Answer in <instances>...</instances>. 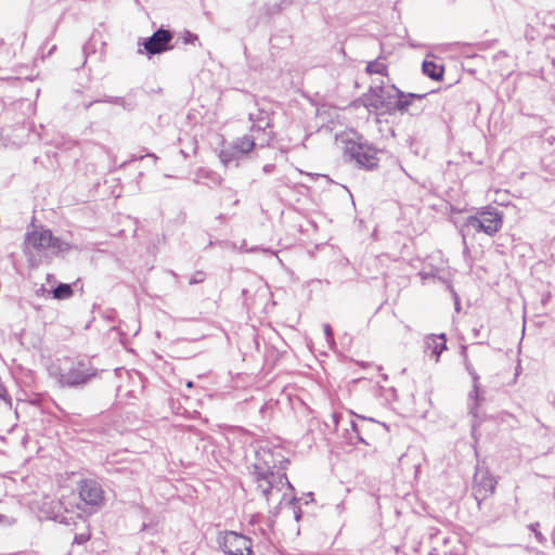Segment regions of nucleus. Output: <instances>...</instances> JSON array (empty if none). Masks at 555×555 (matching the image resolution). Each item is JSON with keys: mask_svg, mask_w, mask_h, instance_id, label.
<instances>
[{"mask_svg": "<svg viewBox=\"0 0 555 555\" xmlns=\"http://www.w3.org/2000/svg\"><path fill=\"white\" fill-rule=\"evenodd\" d=\"M25 243L28 247H31L36 250H60L62 248L61 240L53 236L52 232L48 229H39L31 231L26 235Z\"/></svg>", "mask_w": 555, "mask_h": 555, "instance_id": "7", "label": "nucleus"}, {"mask_svg": "<svg viewBox=\"0 0 555 555\" xmlns=\"http://www.w3.org/2000/svg\"><path fill=\"white\" fill-rule=\"evenodd\" d=\"M281 460H276L275 454L271 449L260 448L256 451V462L253 464L254 481L257 489L267 502L279 501L287 495L286 491L293 492L294 488L287 479L286 474L283 472L284 467L276 469V463L286 462L281 454Z\"/></svg>", "mask_w": 555, "mask_h": 555, "instance_id": "1", "label": "nucleus"}, {"mask_svg": "<svg viewBox=\"0 0 555 555\" xmlns=\"http://www.w3.org/2000/svg\"><path fill=\"white\" fill-rule=\"evenodd\" d=\"M193 385H194V384H192V383L186 384V386H188L189 388L193 387Z\"/></svg>", "mask_w": 555, "mask_h": 555, "instance_id": "25", "label": "nucleus"}, {"mask_svg": "<svg viewBox=\"0 0 555 555\" xmlns=\"http://www.w3.org/2000/svg\"><path fill=\"white\" fill-rule=\"evenodd\" d=\"M218 542L227 555H254L251 540L235 531L224 532Z\"/></svg>", "mask_w": 555, "mask_h": 555, "instance_id": "4", "label": "nucleus"}, {"mask_svg": "<svg viewBox=\"0 0 555 555\" xmlns=\"http://www.w3.org/2000/svg\"><path fill=\"white\" fill-rule=\"evenodd\" d=\"M538 527H539V522H533V524H530L529 525V529L534 533L535 535V539L539 541V542H544L545 541V538L543 537V534L538 530Z\"/></svg>", "mask_w": 555, "mask_h": 555, "instance_id": "17", "label": "nucleus"}, {"mask_svg": "<svg viewBox=\"0 0 555 555\" xmlns=\"http://www.w3.org/2000/svg\"><path fill=\"white\" fill-rule=\"evenodd\" d=\"M466 223L477 232L493 236L503 227V214L492 206H485L475 215L469 216Z\"/></svg>", "mask_w": 555, "mask_h": 555, "instance_id": "2", "label": "nucleus"}, {"mask_svg": "<svg viewBox=\"0 0 555 555\" xmlns=\"http://www.w3.org/2000/svg\"><path fill=\"white\" fill-rule=\"evenodd\" d=\"M237 156V153H234L233 150H222L219 154V158L224 166H228L229 163Z\"/></svg>", "mask_w": 555, "mask_h": 555, "instance_id": "16", "label": "nucleus"}, {"mask_svg": "<svg viewBox=\"0 0 555 555\" xmlns=\"http://www.w3.org/2000/svg\"><path fill=\"white\" fill-rule=\"evenodd\" d=\"M431 538L434 540V542L437 544L440 540V534L439 533H436V534H431ZM450 537H441V541L443 542V544H447L449 541H450Z\"/></svg>", "mask_w": 555, "mask_h": 555, "instance_id": "21", "label": "nucleus"}, {"mask_svg": "<svg viewBox=\"0 0 555 555\" xmlns=\"http://www.w3.org/2000/svg\"><path fill=\"white\" fill-rule=\"evenodd\" d=\"M360 418H361L362 421H369V422H371V423H373V424L382 425V423H378V422L374 421L373 418H366V417H364V416H361ZM383 426H385V424H383Z\"/></svg>", "mask_w": 555, "mask_h": 555, "instance_id": "22", "label": "nucleus"}, {"mask_svg": "<svg viewBox=\"0 0 555 555\" xmlns=\"http://www.w3.org/2000/svg\"><path fill=\"white\" fill-rule=\"evenodd\" d=\"M447 349V338L441 335H428L425 338V352L435 361H438L440 354Z\"/></svg>", "mask_w": 555, "mask_h": 555, "instance_id": "9", "label": "nucleus"}, {"mask_svg": "<svg viewBox=\"0 0 555 555\" xmlns=\"http://www.w3.org/2000/svg\"><path fill=\"white\" fill-rule=\"evenodd\" d=\"M496 480L488 468L477 466L473 479V495L480 507L481 502L494 493Z\"/></svg>", "mask_w": 555, "mask_h": 555, "instance_id": "5", "label": "nucleus"}, {"mask_svg": "<svg viewBox=\"0 0 555 555\" xmlns=\"http://www.w3.org/2000/svg\"><path fill=\"white\" fill-rule=\"evenodd\" d=\"M121 392H122V388H121V387H118V388H117V396H118V397H122L124 395H122Z\"/></svg>", "mask_w": 555, "mask_h": 555, "instance_id": "23", "label": "nucleus"}, {"mask_svg": "<svg viewBox=\"0 0 555 555\" xmlns=\"http://www.w3.org/2000/svg\"><path fill=\"white\" fill-rule=\"evenodd\" d=\"M73 295V289L68 284H60L53 291V297L56 299H66Z\"/></svg>", "mask_w": 555, "mask_h": 555, "instance_id": "15", "label": "nucleus"}, {"mask_svg": "<svg viewBox=\"0 0 555 555\" xmlns=\"http://www.w3.org/2000/svg\"><path fill=\"white\" fill-rule=\"evenodd\" d=\"M0 399L11 405V397L8 393L3 384H0Z\"/></svg>", "mask_w": 555, "mask_h": 555, "instance_id": "19", "label": "nucleus"}, {"mask_svg": "<svg viewBox=\"0 0 555 555\" xmlns=\"http://www.w3.org/2000/svg\"><path fill=\"white\" fill-rule=\"evenodd\" d=\"M173 35L168 29H158L150 38L144 39L141 43L143 47L139 49V53H146L147 55L162 54L172 49L171 41Z\"/></svg>", "mask_w": 555, "mask_h": 555, "instance_id": "6", "label": "nucleus"}, {"mask_svg": "<svg viewBox=\"0 0 555 555\" xmlns=\"http://www.w3.org/2000/svg\"><path fill=\"white\" fill-rule=\"evenodd\" d=\"M295 518L298 520L300 518V515L296 513Z\"/></svg>", "mask_w": 555, "mask_h": 555, "instance_id": "24", "label": "nucleus"}, {"mask_svg": "<svg viewBox=\"0 0 555 555\" xmlns=\"http://www.w3.org/2000/svg\"><path fill=\"white\" fill-rule=\"evenodd\" d=\"M89 538H90L89 534H85V533L76 534L74 538V543L79 544V545L83 544L89 540Z\"/></svg>", "mask_w": 555, "mask_h": 555, "instance_id": "20", "label": "nucleus"}, {"mask_svg": "<svg viewBox=\"0 0 555 555\" xmlns=\"http://www.w3.org/2000/svg\"><path fill=\"white\" fill-rule=\"evenodd\" d=\"M352 429L356 431V434H357V437H358L359 441H361V442H363V443H365V444H370V443H369V442H367V441H366V440L361 436V434L364 431L363 426H359V425H357V424L352 423Z\"/></svg>", "mask_w": 555, "mask_h": 555, "instance_id": "18", "label": "nucleus"}, {"mask_svg": "<svg viewBox=\"0 0 555 555\" xmlns=\"http://www.w3.org/2000/svg\"><path fill=\"white\" fill-rule=\"evenodd\" d=\"M78 490L80 499L88 505H99L104 499V491L96 480H81Z\"/></svg>", "mask_w": 555, "mask_h": 555, "instance_id": "8", "label": "nucleus"}, {"mask_svg": "<svg viewBox=\"0 0 555 555\" xmlns=\"http://www.w3.org/2000/svg\"><path fill=\"white\" fill-rule=\"evenodd\" d=\"M345 151L359 166L365 169H373L377 166V151L365 142L348 140L345 144Z\"/></svg>", "mask_w": 555, "mask_h": 555, "instance_id": "3", "label": "nucleus"}, {"mask_svg": "<svg viewBox=\"0 0 555 555\" xmlns=\"http://www.w3.org/2000/svg\"><path fill=\"white\" fill-rule=\"evenodd\" d=\"M366 73L370 74V75H373V74H378V75H382V76H387L388 75V67L387 65L379 61V60H375V61H372L367 64L366 66Z\"/></svg>", "mask_w": 555, "mask_h": 555, "instance_id": "14", "label": "nucleus"}, {"mask_svg": "<svg viewBox=\"0 0 555 555\" xmlns=\"http://www.w3.org/2000/svg\"><path fill=\"white\" fill-rule=\"evenodd\" d=\"M423 73L433 80L441 81L444 76V65L436 63L434 60L426 59L422 64Z\"/></svg>", "mask_w": 555, "mask_h": 555, "instance_id": "10", "label": "nucleus"}, {"mask_svg": "<svg viewBox=\"0 0 555 555\" xmlns=\"http://www.w3.org/2000/svg\"><path fill=\"white\" fill-rule=\"evenodd\" d=\"M2 519H3V515L0 514V521H2Z\"/></svg>", "mask_w": 555, "mask_h": 555, "instance_id": "26", "label": "nucleus"}, {"mask_svg": "<svg viewBox=\"0 0 555 555\" xmlns=\"http://www.w3.org/2000/svg\"><path fill=\"white\" fill-rule=\"evenodd\" d=\"M469 399L474 401L473 404L469 405V412L474 417H477V406L483 401L477 384H474L473 390L469 392Z\"/></svg>", "mask_w": 555, "mask_h": 555, "instance_id": "13", "label": "nucleus"}, {"mask_svg": "<svg viewBox=\"0 0 555 555\" xmlns=\"http://www.w3.org/2000/svg\"><path fill=\"white\" fill-rule=\"evenodd\" d=\"M426 96V94H418V93H403L402 91H399L398 92V98H397V101L395 103V107L397 111H399L400 113H406L409 111V107L410 105L412 104V102L417 99V100H422Z\"/></svg>", "mask_w": 555, "mask_h": 555, "instance_id": "11", "label": "nucleus"}, {"mask_svg": "<svg viewBox=\"0 0 555 555\" xmlns=\"http://www.w3.org/2000/svg\"><path fill=\"white\" fill-rule=\"evenodd\" d=\"M254 147L255 139L251 135H243L232 143V150L234 153H237V155L248 154L254 150Z\"/></svg>", "mask_w": 555, "mask_h": 555, "instance_id": "12", "label": "nucleus"}]
</instances>
